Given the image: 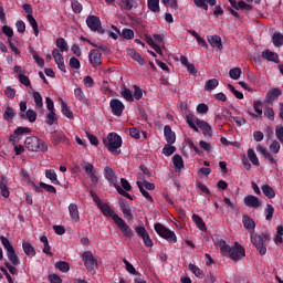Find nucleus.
<instances>
[{
	"label": "nucleus",
	"instance_id": "obj_37",
	"mask_svg": "<svg viewBox=\"0 0 283 283\" xmlns=\"http://www.w3.org/2000/svg\"><path fill=\"white\" fill-rule=\"evenodd\" d=\"M56 48L60 52H67L70 50V46L67 45V41L63 38L56 39Z\"/></svg>",
	"mask_w": 283,
	"mask_h": 283
},
{
	"label": "nucleus",
	"instance_id": "obj_63",
	"mask_svg": "<svg viewBox=\"0 0 283 283\" xmlns=\"http://www.w3.org/2000/svg\"><path fill=\"white\" fill-rule=\"evenodd\" d=\"M275 136H276L279 143L283 144V126L279 125L275 127Z\"/></svg>",
	"mask_w": 283,
	"mask_h": 283
},
{
	"label": "nucleus",
	"instance_id": "obj_9",
	"mask_svg": "<svg viewBox=\"0 0 283 283\" xmlns=\"http://www.w3.org/2000/svg\"><path fill=\"white\" fill-rule=\"evenodd\" d=\"M85 174L88 175V178H91V181L93 185H96L98 182V170L92 165L91 163L84 161L82 165Z\"/></svg>",
	"mask_w": 283,
	"mask_h": 283
},
{
	"label": "nucleus",
	"instance_id": "obj_19",
	"mask_svg": "<svg viewBox=\"0 0 283 283\" xmlns=\"http://www.w3.org/2000/svg\"><path fill=\"white\" fill-rule=\"evenodd\" d=\"M199 129H201L203 136H206V138H211L213 136V129L211 128V125H209V123L205 122V120H200L199 122Z\"/></svg>",
	"mask_w": 283,
	"mask_h": 283
},
{
	"label": "nucleus",
	"instance_id": "obj_51",
	"mask_svg": "<svg viewBox=\"0 0 283 283\" xmlns=\"http://www.w3.org/2000/svg\"><path fill=\"white\" fill-rule=\"evenodd\" d=\"M283 226H277L276 228V237L274 239L275 244H282L283 242Z\"/></svg>",
	"mask_w": 283,
	"mask_h": 283
},
{
	"label": "nucleus",
	"instance_id": "obj_1",
	"mask_svg": "<svg viewBox=\"0 0 283 283\" xmlns=\"http://www.w3.org/2000/svg\"><path fill=\"white\" fill-rule=\"evenodd\" d=\"M216 244L219 247L220 252L227 258L232 259L233 262H238L247 255V250H244V247H242L240 243H234V247L231 248L229 244H227V241L217 239Z\"/></svg>",
	"mask_w": 283,
	"mask_h": 283
},
{
	"label": "nucleus",
	"instance_id": "obj_49",
	"mask_svg": "<svg viewBox=\"0 0 283 283\" xmlns=\"http://www.w3.org/2000/svg\"><path fill=\"white\" fill-rule=\"evenodd\" d=\"M0 242H1L2 247L6 249L7 253L14 249V247H12V243H10V240H8V238H6L3 235L0 237Z\"/></svg>",
	"mask_w": 283,
	"mask_h": 283
},
{
	"label": "nucleus",
	"instance_id": "obj_40",
	"mask_svg": "<svg viewBox=\"0 0 283 283\" xmlns=\"http://www.w3.org/2000/svg\"><path fill=\"white\" fill-rule=\"evenodd\" d=\"M33 101L35 103V109H43V96H41V93L33 92Z\"/></svg>",
	"mask_w": 283,
	"mask_h": 283
},
{
	"label": "nucleus",
	"instance_id": "obj_5",
	"mask_svg": "<svg viewBox=\"0 0 283 283\" xmlns=\"http://www.w3.org/2000/svg\"><path fill=\"white\" fill-rule=\"evenodd\" d=\"M155 231L160 235V238H164V240H167V242H170L171 244H176L178 242V237H176V232L169 230L161 223L155 224Z\"/></svg>",
	"mask_w": 283,
	"mask_h": 283
},
{
	"label": "nucleus",
	"instance_id": "obj_11",
	"mask_svg": "<svg viewBox=\"0 0 283 283\" xmlns=\"http://www.w3.org/2000/svg\"><path fill=\"white\" fill-rule=\"evenodd\" d=\"M109 107L114 114V116H123V112L125 111V104L120 102V99H112L109 102Z\"/></svg>",
	"mask_w": 283,
	"mask_h": 283
},
{
	"label": "nucleus",
	"instance_id": "obj_55",
	"mask_svg": "<svg viewBox=\"0 0 283 283\" xmlns=\"http://www.w3.org/2000/svg\"><path fill=\"white\" fill-rule=\"evenodd\" d=\"M123 263L125 264V269L127 271V273H130V275H136V268H134V265L132 263H129V261H127V259H123Z\"/></svg>",
	"mask_w": 283,
	"mask_h": 283
},
{
	"label": "nucleus",
	"instance_id": "obj_38",
	"mask_svg": "<svg viewBox=\"0 0 283 283\" xmlns=\"http://www.w3.org/2000/svg\"><path fill=\"white\" fill-rule=\"evenodd\" d=\"M74 96L77 101H80V103H87V97L85 96L82 87H76L74 90Z\"/></svg>",
	"mask_w": 283,
	"mask_h": 283
},
{
	"label": "nucleus",
	"instance_id": "obj_61",
	"mask_svg": "<svg viewBox=\"0 0 283 283\" xmlns=\"http://www.w3.org/2000/svg\"><path fill=\"white\" fill-rule=\"evenodd\" d=\"M273 213H275V209L273 206L268 205L265 209V220H271L273 218Z\"/></svg>",
	"mask_w": 283,
	"mask_h": 283
},
{
	"label": "nucleus",
	"instance_id": "obj_10",
	"mask_svg": "<svg viewBox=\"0 0 283 283\" xmlns=\"http://www.w3.org/2000/svg\"><path fill=\"white\" fill-rule=\"evenodd\" d=\"M114 222L120 229L125 238H132L134 235V232L129 229V226H127L123 218H120L119 216H114Z\"/></svg>",
	"mask_w": 283,
	"mask_h": 283
},
{
	"label": "nucleus",
	"instance_id": "obj_48",
	"mask_svg": "<svg viewBox=\"0 0 283 283\" xmlns=\"http://www.w3.org/2000/svg\"><path fill=\"white\" fill-rule=\"evenodd\" d=\"M146 41H147L148 45H150V48L154 49L155 52H157V54H163V49H160V45H158L155 42L154 38L149 36L146 39Z\"/></svg>",
	"mask_w": 283,
	"mask_h": 283
},
{
	"label": "nucleus",
	"instance_id": "obj_12",
	"mask_svg": "<svg viewBox=\"0 0 283 283\" xmlns=\"http://www.w3.org/2000/svg\"><path fill=\"white\" fill-rule=\"evenodd\" d=\"M52 56L54 59V62L56 63L59 70L61 72H66L65 70V59L63 57V54H61V51L59 49H53Z\"/></svg>",
	"mask_w": 283,
	"mask_h": 283
},
{
	"label": "nucleus",
	"instance_id": "obj_7",
	"mask_svg": "<svg viewBox=\"0 0 283 283\" xmlns=\"http://www.w3.org/2000/svg\"><path fill=\"white\" fill-rule=\"evenodd\" d=\"M138 189L140 193L148 200V202H154V198L149 196L147 191H154L156 189V185L145 180V181H137ZM147 189V190H145Z\"/></svg>",
	"mask_w": 283,
	"mask_h": 283
},
{
	"label": "nucleus",
	"instance_id": "obj_41",
	"mask_svg": "<svg viewBox=\"0 0 283 283\" xmlns=\"http://www.w3.org/2000/svg\"><path fill=\"white\" fill-rule=\"evenodd\" d=\"M61 109H62V114L64 116H66V118H74V113H72V109H70V107L67 106V103H65L64 101L61 102Z\"/></svg>",
	"mask_w": 283,
	"mask_h": 283
},
{
	"label": "nucleus",
	"instance_id": "obj_27",
	"mask_svg": "<svg viewBox=\"0 0 283 283\" xmlns=\"http://www.w3.org/2000/svg\"><path fill=\"white\" fill-rule=\"evenodd\" d=\"M216 6L217 1L216 0H195V4L197 8H201L202 10H209V6Z\"/></svg>",
	"mask_w": 283,
	"mask_h": 283
},
{
	"label": "nucleus",
	"instance_id": "obj_57",
	"mask_svg": "<svg viewBox=\"0 0 283 283\" xmlns=\"http://www.w3.org/2000/svg\"><path fill=\"white\" fill-rule=\"evenodd\" d=\"M189 271H191V273H193L196 277H202V270H200V268H198L193 263L189 264Z\"/></svg>",
	"mask_w": 283,
	"mask_h": 283
},
{
	"label": "nucleus",
	"instance_id": "obj_17",
	"mask_svg": "<svg viewBox=\"0 0 283 283\" xmlns=\"http://www.w3.org/2000/svg\"><path fill=\"white\" fill-rule=\"evenodd\" d=\"M104 176L106 180H108V182H112L114 185V187L118 185V179L116 178V174L114 172V169H112V167L106 166L104 168Z\"/></svg>",
	"mask_w": 283,
	"mask_h": 283
},
{
	"label": "nucleus",
	"instance_id": "obj_28",
	"mask_svg": "<svg viewBox=\"0 0 283 283\" xmlns=\"http://www.w3.org/2000/svg\"><path fill=\"white\" fill-rule=\"evenodd\" d=\"M27 21L31 25L34 36H39V23L36 22V19L32 14H27Z\"/></svg>",
	"mask_w": 283,
	"mask_h": 283
},
{
	"label": "nucleus",
	"instance_id": "obj_18",
	"mask_svg": "<svg viewBox=\"0 0 283 283\" xmlns=\"http://www.w3.org/2000/svg\"><path fill=\"white\" fill-rule=\"evenodd\" d=\"M282 96V90L280 88H270L266 93L265 101L268 103H273V101H277Z\"/></svg>",
	"mask_w": 283,
	"mask_h": 283
},
{
	"label": "nucleus",
	"instance_id": "obj_24",
	"mask_svg": "<svg viewBox=\"0 0 283 283\" xmlns=\"http://www.w3.org/2000/svg\"><path fill=\"white\" fill-rule=\"evenodd\" d=\"M208 42L214 50H222V39L220 35H211L208 38Z\"/></svg>",
	"mask_w": 283,
	"mask_h": 283
},
{
	"label": "nucleus",
	"instance_id": "obj_31",
	"mask_svg": "<svg viewBox=\"0 0 283 283\" xmlns=\"http://www.w3.org/2000/svg\"><path fill=\"white\" fill-rule=\"evenodd\" d=\"M147 6L150 12H160V0H147Z\"/></svg>",
	"mask_w": 283,
	"mask_h": 283
},
{
	"label": "nucleus",
	"instance_id": "obj_60",
	"mask_svg": "<svg viewBox=\"0 0 283 283\" xmlns=\"http://www.w3.org/2000/svg\"><path fill=\"white\" fill-rule=\"evenodd\" d=\"M56 120V113L54 111H50L46 115V124L48 125H54V122Z\"/></svg>",
	"mask_w": 283,
	"mask_h": 283
},
{
	"label": "nucleus",
	"instance_id": "obj_23",
	"mask_svg": "<svg viewBox=\"0 0 283 283\" xmlns=\"http://www.w3.org/2000/svg\"><path fill=\"white\" fill-rule=\"evenodd\" d=\"M69 213H70L71 220L73 222H80L81 221V216L78 214V206H76V203H71L69 206Z\"/></svg>",
	"mask_w": 283,
	"mask_h": 283
},
{
	"label": "nucleus",
	"instance_id": "obj_47",
	"mask_svg": "<svg viewBox=\"0 0 283 283\" xmlns=\"http://www.w3.org/2000/svg\"><path fill=\"white\" fill-rule=\"evenodd\" d=\"M229 76H230V78H232L233 81H238V78H240V76H242V69H240V67L231 69V70L229 71Z\"/></svg>",
	"mask_w": 283,
	"mask_h": 283
},
{
	"label": "nucleus",
	"instance_id": "obj_46",
	"mask_svg": "<svg viewBox=\"0 0 283 283\" xmlns=\"http://www.w3.org/2000/svg\"><path fill=\"white\" fill-rule=\"evenodd\" d=\"M55 269H59L61 273H67V271H70V263L65 261H59L55 263Z\"/></svg>",
	"mask_w": 283,
	"mask_h": 283
},
{
	"label": "nucleus",
	"instance_id": "obj_33",
	"mask_svg": "<svg viewBox=\"0 0 283 283\" xmlns=\"http://www.w3.org/2000/svg\"><path fill=\"white\" fill-rule=\"evenodd\" d=\"M248 158L252 165L255 167H260V159L258 158V155L255 154V150L253 148L248 149Z\"/></svg>",
	"mask_w": 283,
	"mask_h": 283
},
{
	"label": "nucleus",
	"instance_id": "obj_62",
	"mask_svg": "<svg viewBox=\"0 0 283 283\" xmlns=\"http://www.w3.org/2000/svg\"><path fill=\"white\" fill-rule=\"evenodd\" d=\"M164 6H169L171 10H178V0H161Z\"/></svg>",
	"mask_w": 283,
	"mask_h": 283
},
{
	"label": "nucleus",
	"instance_id": "obj_6",
	"mask_svg": "<svg viewBox=\"0 0 283 283\" xmlns=\"http://www.w3.org/2000/svg\"><path fill=\"white\" fill-rule=\"evenodd\" d=\"M82 258L87 271L94 275V273H96V266H98V261L94 258V254L91 251H86L83 253Z\"/></svg>",
	"mask_w": 283,
	"mask_h": 283
},
{
	"label": "nucleus",
	"instance_id": "obj_25",
	"mask_svg": "<svg viewBox=\"0 0 283 283\" xmlns=\"http://www.w3.org/2000/svg\"><path fill=\"white\" fill-rule=\"evenodd\" d=\"M22 248L28 258H34V255H36V251L34 250V247H32V243L25 241L22 243Z\"/></svg>",
	"mask_w": 283,
	"mask_h": 283
},
{
	"label": "nucleus",
	"instance_id": "obj_3",
	"mask_svg": "<svg viewBox=\"0 0 283 283\" xmlns=\"http://www.w3.org/2000/svg\"><path fill=\"white\" fill-rule=\"evenodd\" d=\"M103 145L108 151L114 154L117 149L123 147V138L116 133H109L104 139Z\"/></svg>",
	"mask_w": 283,
	"mask_h": 283
},
{
	"label": "nucleus",
	"instance_id": "obj_59",
	"mask_svg": "<svg viewBox=\"0 0 283 283\" xmlns=\"http://www.w3.org/2000/svg\"><path fill=\"white\" fill-rule=\"evenodd\" d=\"M281 148H282V146L280 145V143L277 140H273L272 144L270 145V151L272 154H280Z\"/></svg>",
	"mask_w": 283,
	"mask_h": 283
},
{
	"label": "nucleus",
	"instance_id": "obj_14",
	"mask_svg": "<svg viewBox=\"0 0 283 283\" xmlns=\"http://www.w3.org/2000/svg\"><path fill=\"white\" fill-rule=\"evenodd\" d=\"M243 202L245 207H250L252 209H259V207H262V201L260 200V198L252 195L245 196Z\"/></svg>",
	"mask_w": 283,
	"mask_h": 283
},
{
	"label": "nucleus",
	"instance_id": "obj_53",
	"mask_svg": "<svg viewBox=\"0 0 283 283\" xmlns=\"http://www.w3.org/2000/svg\"><path fill=\"white\" fill-rule=\"evenodd\" d=\"M31 54H32L33 60L35 61L36 65H39V67H43V65H45V61L41 56H39L36 51L31 50Z\"/></svg>",
	"mask_w": 283,
	"mask_h": 283
},
{
	"label": "nucleus",
	"instance_id": "obj_54",
	"mask_svg": "<svg viewBox=\"0 0 283 283\" xmlns=\"http://www.w3.org/2000/svg\"><path fill=\"white\" fill-rule=\"evenodd\" d=\"M3 118L4 120H12L14 118V109L10 106H7Z\"/></svg>",
	"mask_w": 283,
	"mask_h": 283
},
{
	"label": "nucleus",
	"instance_id": "obj_21",
	"mask_svg": "<svg viewBox=\"0 0 283 283\" xmlns=\"http://www.w3.org/2000/svg\"><path fill=\"white\" fill-rule=\"evenodd\" d=\"M164 136H165L168 145H174V143H176V133H174V130H171L170 125L165 126Z\"/></svg>",
	"mask_w": 283,
	"mask_h": 283
},
{
	"label": "nucleus",
	"instance_id": "obj_30",
	"mask_svg": "<svg viewBox=\"0 0 283 283\" xmlns=\"http://www.w3.org/2000/svg\"><path fill=\"white\" fill-rule=\"evenodd\" d=\"M120 210H122V213L124 214V218H126V220H134V214L132 213V208L129 207V205L122 203Z\"/></svg>",
	"mask_w": 283,
	"mask_h": 283
},
{
	"label": "nucleus",
	"instance_id": "obj_50",
	"mask_svg": "<svg viewBox=\"0 0 283 283\" xmlns=\"http://www.w3.org/2000/svg\"><path fill=\"white\" fill-rule=\"evenodd\" d=\"M172 163L176 169H182V167H185V161L182 160V157L180 155H175L172 158Z\"/></svg>",
	"mask_w": 283,
	"mask_h": 283
},
{
	"label": "nucleus",
	"instance_id": "obj_29",
	"mask_svg": "<svg viewBox=\"0 0 283 283\" xmlns=\"http://www.w3.org/2000/svg\"><path fill=\"white\" fill-rule=\"evenodd\" d=\"M230 3L232 8H235V10H251V6L244 1H235V0H230Z\"/></svg>",
	"mask_w": 283,
	"mask_h": 283
},
{
	"label": "nucleus",
	"instance_id": "obj_32",
	"mask_svg": "<svg viewBox=\"0 0 283 283\" xmlns=\"http://www.w3.org/2000/svg\"><path fill=\"white\" fill-rule=\"evenodd\" d=\"M242 222L244 228L248 229V231H253V229H255V221L249 216H243Z\"/></svg>",
	"mask_w": 283,
	"mask_h": 283
},
{
	"label": "nucleus",
	"instance_id": "obj_43",
	"mask_svg": "<svg viewBox=\"0 0 283 283\" xmlns=\"http://www.w3.org/2000/svg\"><path fill=\"white\" fill-rule=\"evenodd\" d=\"M192 220L197 224L198 229H200V231L207 230V224L205 223L200 216L192 214Z\"/></svg>",
	"mask_w": 283,
	"mask_h": 283
},
{
	"label": "nucleus",
	"instance_id": "obj_39",
	"mask_svg": "<svg viewBox=\"0 0 283 283\" xmlns=\"http://www.w3.org/2000/svg\"><path fill=\"white\" fill-rule=\"evenodd\" d=\"M7 258L9 260V262H11V264H13V266H19V256H17V252H14L13 250H9V252H7Z\"/></svg>",
	"mask_w": 283,
	"mask_h": 283
},
{
	"label": "nucleus",
	"instance_id": "obj_15",
	"mask_svg": "<svg viewBox=\"0 0 283 283\" xmlns=\"http://www.w3.org/2000/svg\"><path fill=\"white\" fill-rule=\"evenodd\" d=\"M90 62L93 65V67H98L101 63H103V55L101 54V51L98 50H92L90 53Z\"/></svg>",
	"mask_w": 283,
	"mask_h": 283
},
{
	"label": "nucleus",
	"instance_id": "obj_8",
	"mask_svg": "<svg viewBox=\"0 0 283 283\" xmlns=\"http://www.w3.org/2000/svg\"><path fill=\"white\" fill-rule=\"evenodd\" d=\"M86 25L92 30V32H98V34H103L105 32L101 25V18L96 15H88L86 18Z\"/></svg>",
	"mask_w": 283,
	"mask_h": 283
},
{
	"label": "nucleus",
	"instance_id": "obj_56",
	"mask_svg": "<svg viewBox=\"0 0 283 283\" xmlns=\"http://www.w3.org/2000/svg\"><path fill=\"white\" fill-rule=\"evenodd\" d=\"M228 90H230V92H232L235 98H239V101H242V98H244V94L235 90V86H233L232 84H228Z\"/></svg>",
	"mask_w": 283,
	"mask_h": 283
},
{
	"label": "nucleus",
	"instance_id": "obj_26",
	"mask_svg": "<svg viewBox=\"0 0 283 283\" xmlns=\"http://www.w3.org/2000/svg\"><path fill=\"white\" fill-rule=\"evenodd\" d=\"M45 178L51 180L52 185H61V181H59V178L56 176V171L54 169H46L45 170Z\"/></svg>",
	"mask_w": 283,
	"mask_h": 283
},
{
	"label": "nucleus",
	"instance_id": "obj_20",
	"mask_svg": "<svg viewBox=\"0 0 283 283\" xmlns=\"http://www.w3.org/2000/svg\"><path fill=\"white\" fill-rule=\"evenodd\" d=\"M97 207L102 211L103 216H105L106 218H112L113 221H114V216H118L114 212V210H112L109 205L105 202L99 203Z\"/></svg>",
	"mask_w": 283,
	"mask_h": 283
},
{
	"label": "nucleus",
	"instance_id": "obj_58",
	"mask_svg": "<svg viewBox=\"0 0 283 283\" xmlns=\"http://www.w3.org/2000/svg\"><path fill=\"white\" fill-rule=\"evenodd\" d=\"M54 142L56 144L63 143V145H70V139H67V137L63 134H56Z\"/></svg>",
	"mask_w": 283,
	"mask_h": 283
},
{
	"label": "nucleus",
	"instance_id": "obj_36",
	"mask_svg": "<svg viewBox=\"0 0 283 283\" xmlns=\"http://www.w3.org/2000/svg\"><path fill=\"white\" fill-rule=\"evenodd\" d=\"M20 117L24 120V118H28L29 123H35L36 122V112L34 109H28L25 114H21Z\"/></svg>",
	"mask_w": 283,
	"mask_h": 283
},
{
	"label": "nucleus",
	"instance_id": "obj_16",
	"mask_svg": "<svg viewBox=\"0 0 283 283\" xmlns=\"http://www.w3.org/2000/svg\"><path fill=\"white\" fill-rule=\"evenodd\" d=\"M186 118H187V124L189 125V127L191 128V129H193V132H199V129H198V127H199V125H200V122L202 120V119H200V118H197V116L196 115H193V114H188L187 116H186Z\"/></svg>",
	"mask_w": 283,
	"mask_h": 283
},
{
	"label": "nucleus",
	"instance_id": "obj_44",
	"mask_svg": "<svg viewBox=\"0 0 283 283\" xmlns=\"http://www.w3.org/2000/svg\"><path fill=\"white\" fill-rule=\"evenodd\" d=\"M0 193L2 198H10V189L6 180L0 181Z\"/></svg>",
	"mask_w": 283,
	"mask_h": 283
},
{
	"label": "nucleus",
	"instance_id": "obj_45",
	"mask_svg": "<svg viewBox=\"0 0 283 283\" xmlns=\"http://www.w3.org/2000/svg\"><path fill=\"white\" fill-rule=\"evenodd\" d=\"M272 43L275 48H282L283 45V34L282 33H274L272 36Z\"/></svg>",
	"mask_w": 283,
	"mask_h": 283
},
{
	"label": "nucleus",
	"instance_id": "obj_64",
	"mask_svg": "<svg viewBox=\"0 0 283 283\" xmlns=\"http://www.w3.org/2000/svg\"><path fill=\"white\" fill-rule=\"evenodd\" d=\"M209 112V106L205 103H201L197 106V114H207Z\"/></svg>",
	"mask_w": 283,
	"mask_h": 283
},
{
	"label": "nucleus",
	"instance_id": "obj_2",
	"mask_svg": "<svg viewBox=\"0 0 283 283\" xmlns=\"http://www.w3.org/2000/svg\"><path fill=\"white\" fill-rule=\"evenodd\" d=\"M250 240L256 251H259L260 255H266V242H270L271 240V237H269V234H258L255 232H252L250 234Z\"/></svg>",
	"mask_w": 283,
	"mask_h": 283
},
{
	"label": "nucleus",
	"instance_id": "obj_13",
	"mask_svg": "<svg viewBox=\"0 0 283 283\" xmlns=\"http://www.w3.org/2000/svg\"><path fill=\"white\" fill-rule=\"evenodd\" d=\"M136 233L139 235V238L143 239L145 247L151 248L154 247V241H151V238L149 237V233L145 229V227H138L136 228Z\"/></svg>",
	"mask_w": 283,
	"mask_h": 283
},
{
	"label": "nucleus",
	"instance_id": "obj_22",
	"mask_svg": "<svg viewBox=\"0 0 283 283\" xmlns=\"http://www.w3.org/2000/svg\"><path fill=\"white\" fill-rule=\"evenodd\" d=\"M262 59H265V61H270L272 63H280V56L273 51L264 50L262 52Z\"/></svg>",
	"mask_w": 283,
	"mask_h": 283
},
{
	"label": "nucleus",
	"instance_id": "obj_35",
	"mask_svg": "<svg viewBox=\"0 0 283 283\" xmlns=\"http://www.w3.org/2000/svg\"><path fill=\"white\" fill-rule=\"evenodd\" d=\"M261 189H262V192L264 193V196L266 198H269L270 200L275 198V190H273V188L271 186L265 184L261 187Z\"/></svg>",
	"mask_w": 283,
	"mask_h": 283
},
{
	"label": "nucleus",
	"instance_id": "obj_52",
	"mask_svg": "<svg viewBox=\"0 0 283 283\" xmlns=\"http://www.w3.org/2000/svg\"><path fill=\"white\" fill-rule=\"evenodd\" d=\"M122 96L125 98V101H128L129 103H134V94L129 88H124L122 91Z\"/></svg>",
	"mask_w": 283,
	"mask_h": 283
},
{
	"label": "nucleus",
	"instance_id": "obj_4",
	"mask_svg": "<svg viewBox=\"0 0 283 283\" xmlns=\"http://www.w3.org/2000/svg\"><path fill=\"white\" fill-rule=\"evenodd\" d=\"M24 145L29 151H48V144L36 136L27 137Z\"/></svg>",
	"mask_w": 283,
	"mask_h": 283
},
{
	"label": "nucleus",
	"instance_id": "obj_42",
	"mask_svg": "<svg viewBox=\"0 0 283 283\" xmlns=\"http://www.w3.org/2000/svg\"><path fill=\"white\" fill-rule=\"evenodd\" d=\"M128 54L134 59V61H137L139 65H145V59H143V56L139 55V53L136 52V50L134 49L128 50Z\"/></svg>",
	"mask_w": 283,
	"mask_h": 283
},
{
	"label": "nucleus",
	"instance_id": "obj_34",
	"mask_svg": "<svg viewBox=\"0 0 283 283\" xmlns=\"http://www.w3.org/2000/svg\"><path fill=\"white\" fill-rule=\"evenodd\" d=\"M218 85H220V82L217 78H211L206 82L205 90L206 92H213Z\"/></svg>",
	"mask_w": 283,
	"mask_h": 283
}]
</instances>
